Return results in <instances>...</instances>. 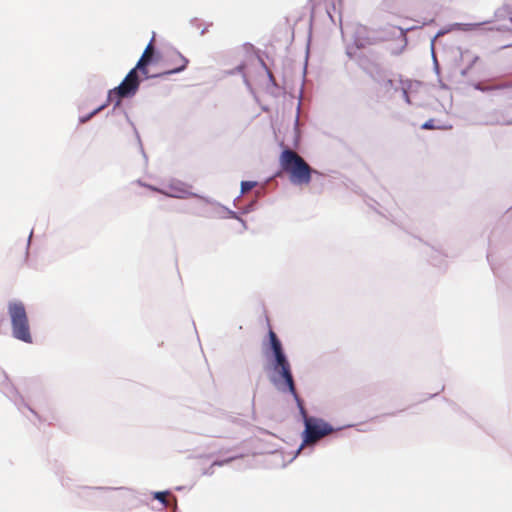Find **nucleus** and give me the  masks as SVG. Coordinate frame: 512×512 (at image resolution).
Returning a JSON list of instances; mask_svg holds the SVG:
<instances>
[{
    "label": "nucleus",
    "mask_w": 512,
    "mask_h": 512,
    "mask_svg": "<svg viewBox=\"0 0 512 512\" xmlns=\"http://www.w3.org/2000/svg\"><path fill=\"white\" fill-rule=\"evenodd\" d=\"M139 69H131L128 72L126 78L113 90H109L107 103L102 106L96 108L94 111L90 112L89 116L82 119V122H85L90 119V117L96 115L98 112L103 110L108 104L115 105V108L119 107L121 104V100L126 97H130L135 95L136 91L139 89Z\"/></svg>",
    "instance_id": "3"
},
{
    "label": "nucleus",
    "mask_w": 512,
    "mask_h": 512,
    "mask_svg": "<svg viewBox=\"0 0 512 512\" xmlns=\"http://www.w3.org/2000/svg\"><path fill=\"white\" fill-rule=\"evenodd\" d=\"M374 81H376L378 87L384 93H389L394 89V80L385 72H377L376 76H374Z\"/></svg>",
    "instance_id": "8"
},
{
    "label": "nucleus",
    "mask_w": 512,
    "mask_h": 512,
    "mask_svg": "<svg viewBox=\"0 0 512 512\" xmlns=\"http://www.w3.org/2000/svg\"><path fill=\"white\" fill-rule=\"evenodd\" d=\"M163 194L173 198H185L190 195L187 187L183 183L171 184L168 186V191H163Z\"/></svg>",
    "instance_id": "9"
},
{
    "label": "nucleus",
    "mask_w": 512,
    "mask_h": 512,
    "mask_svg": "<svg viewBox=\"0 0 512 512\" xmlns=\"http://www.w3.org/2000/svg\"><path fill=\"white\" fill-rule=\"evenodd\" d=\"M301 409V408H299ZM304 417V443L307 445L315 444L321 438L334 433L335 429L322 419L310 418L305 413V409L300 410Z\"/></svg>",
    "instance_id": "5"
},
{
    "label": "nucleus",
    "mask_w": 512,
    "mask_h": 512,
    "mask_svg": "<svg viewBox=\"0 0 512 512\" xmlns=\"http://www.w3.org/2000/svg\"><path fill=\"white\" fill-rule=\"evenodd\" d=\"M154 52L155 50L153 49V44L151 41L146 46V49H144L142 57L139 58L138 63H136V66L134 67V69L139 70V73L146 78H148L147 66L151 63Z\"/></svg>",
    "instance_id": "7"
},
{
    "label": "nucleus",
    "mask_w": 512,
    "mask_h": 512,
    "mask_svg": "<svg viewBox=\"0 0 512 512\" xmlns=\"http://www.w3.org/2000/svg\"><path fill=\"white\" fill-rule=\"evenodd\" d=\"M254 186H256V182L243 181L241 182V192L246 193L253 189Z\"/></svg>",
    "instance_id": "10"
},
{
    "label": "nucleus",
    "mask_w": 512,
    "mask_h": 512,
    "mask_svg": "<svg viewBox=\"0 0 512 512\" xmlns=\"http://www.w3.org/2000/svg\"><path fill=\"white\" fill-rule=\"evenodd\" d=\"M421 128L425 129V130H431L434 128V125H433V120H427L425 121V123L423 124V126H421Z\"/></svg>",
    "instance_id": "12"
},
{
    "label": "nucleus",
    "mask_w": 512,
    "mask_h": 512,
    "mask_svg": "<svg viewBox=\"0 0 512 512\" xmlns=\"http://www.w3.org/2000/svg\"><path fill=\"white\" fill-rule=\"evenodd\" d=\"M188 60L183 57L179 52H173L168 60V70L164 71L160 75H170L174 73L182 72L186 69Z\"/></svg>",
    "instance_id": "6"
},
{
    "label": "nucleus",
    "mask_w": 512,
    "mask_h": 512,
    "mask_svg": "<svg viewBox=\"0 0 512 512\" xmlns=\"http://www.w3.org/2000/svg\"><path fill=\"white\" fill-rule=\"evenodd\" d=\"M269 345H271V349L273 351V355H275V365H273V369L275 372L282 376L284 383H286L288 387V391L294 395L296 403H298V407L303 409V401L300 399L299 395L296 393L295 382H293V377L291 373V366L287 360V357L284 355L283 347L281 346L280 340L277 338L276 333L273 330H269Z\"/></svg>",
    "instance_id": "2"
},
{
    "label": "nucleus",
    "mask_w": 512,
    "mask_h": 512,
    "mask_svg": "<svg viewBox=\"0 0 512 512\" xmlns=\"http://www.w3.org/2000/svg\"><path fill=\"white\" fill-rule=\"evenodd\" d=\"M279 163L280 168L290 178V182L296 186H308L312 177L321 176L319 171L308 165L299 153L289 148L280 153Z\"/></svg>",
    "instance_id": "1"
},
{
    "label": "nucleus",
    "mask_w": 512,
    "mask_h": 512,
    "mask_svg": "<svg viewBox=\"0 0 512 512\" xmlns=\"http://www.w3.org/2000/svg\"><path fill=\"white\" fill-rule=\"evenodd\" d=\"M7 311L8 316H10L13 337L23 343H32L30 324L28 323L26 307H24V304L20 301H11L8 303Z\"/></svg>",
    "instance_id": "4"
},
{
    "label": "nucleus",
    "mask_w": 512,
    "mask_h": 512,
    "mask_svg": "<svg viewBox=\"0 0 512 512\" xmlns=\"http://www.w3.org/2000/svg\"><path fill=\"white\" fill-rule=\"evenodd\" d=\"M167 494H168L167 492H157V493H155V499L160 501V502H162L163 505H167L165 503V499L167 498Z\"/></svg>",
    "instance_id": "11"
}]
</instances>
